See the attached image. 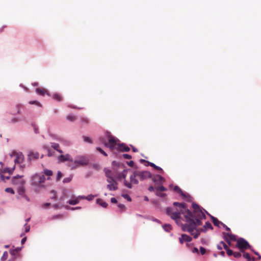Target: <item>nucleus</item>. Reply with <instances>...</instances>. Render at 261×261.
Wrapping results in <instances>:
<instances>
[{
    "instance_id": "f257e3e1",
    "label": "nucleus",
    "mask_w": 261,
    "mask_h": 261,
    "mask_svg": "<svg viewBox=\"0 0 261 261\" xmlns=\"http://www.w3.org/2000/svg\"><path fill=\"white\" fill-rule=\"evenodd\" d=\"M194 208L193 212L187 211L185 215L186 223L182 225V229L184 231L189 232L193 236L194 238L198 237L201 232H206L208 229H213V226L209 222H206L203 227L197 228V227L202 225L201 220L206 218L202 208L195 203H192Z\"/></svg>"
},
{
    "instance_id": "f03ea898",
    "label": "nucleus",
    "mask_w": 261,
    "mask_h": 261,
    "mask_svg": "<svg viewBox=\"0 0 261 261\" xmlns=\"http://www.w3.org/2000/svg\"><path fill=\"white\" fill-rule=\"evenodd\" d=\"M173 205L176 207H167L166 208V213L171 219L175 220L176 222L180 218L181 214H184L185 218V215L187 214V211H190L187 208L186 204L185 203L175 202L173 203Z\"/></svg>"
},
{
    "instance_id": "7ed1b4c3",
    "label": "nucleus",
    "mask_w": 261,
    "mask_h": 261,
    "mask_svg": "<svg viewBox=\"0 0 261 261\" xmlns=\"http://www.w3.org/2000/svg\"><path fill=\"white\" fill-rule=\"evenodd\" d=\"M107 136L109 138L108 142L101 140V142L104 143L105 146L108 147L111 150L114 149H118L121 151H128L130 150V148L125 144L121 143L118 144L117 141H118L115 137H114L110 133H107Z\"/></svg>"
},
{
    "instance_id": "20e7f679",
    "label": "nucleus",
    "mask_w": 261,
    "mask_h": 261,
    "mask_svg": "<svg viewBox=\"0 0 261 261\" xmlns=\"http://www.w3.org/2000/svg\"><path fill=\"white\" fill-rule=\"evenodd\" d=\"M45 177L44 175L36 174L33 175L31 179V185L36 188H44L43 183L45 181Z\"/></svg>"
},
{
    "instance_id": "39448f33",
    "label": "nucleus",
    "mask_w": 261,
    "mask_h": 261,
    "mask_svg": "<svg viewBox=\"0 0 261 261\" xmlns=\"http://www.w3.org/2000/svg\"><path fill=\"white\" fill-rule=\"evenodd\" d=\"M237 241L236 247L239 248L242 252H244V250L251 248V246L248 242L244 238H240Z\"/></svg>"
},
{
    "instance_id": "423d86ee",
    "label": "nucleus",
    "mask_w": 261,
    "mask_h": 261,
    "mask_svg": "<svg viewBox=\"0 0 261 261\" xmlns=\"http://www.w3.org/2000/svg\"><path fill=\"white\" fill-rule=\"evenodd\" d=\"M137 173L136 171H135L133 172V173L130 175L129 177L130 181L124 180V184L125 186L129 189L132 188V185H137L139 183V181L137 177H138V175H137Z\"/></svg>"
},
{
    "instance_id": "0eeeda50",
    "label": "nucleus",
    "mask_w": 261,
    "mask_h": 261,
    "mask_svg": "<svg viewBox=\"0 0 261 261\" xmlns=\"http://www.w3.org/2000/svg\"><path fill=\"white\" fill-rule=\"evenodd\" d=\"M10 155L11 157H15L14 159V162L15 164H21L24 160V156L21 152H17L14 151Z\"/></svg>"
},
{
    "instance_id": "6e6552de",
    "label": "nucleus",
    "mask_w": 261,
    "mask_h": 261,
    "mask_svg": "<svg viewBox=\"0 0 261 261\" xmlns=\"http://www.w3.org/2000/svg\"><path fill=\"white\" fill-rule=\"evenodd\" d=\"M137 171V175H138V177L139 178V179L141 180H143L148 178H150L151 177V174L150 172L147 171H139L136 170Z\"/></svg>"
},
{
    "instance_id": "1a4fd4ad",
    "label": "nucleus",
    "mask_w": 261,
    "mask_h": 261,
    "mask_svg": "<svg viewBox=\"0 0 261 261\" xmlns=\"http://www.w3.org/2000/svg\"><path fill=\"white\" fill-rule=\"evenodd\" d=\"M20 186H19L17 188V192L19 195L22 197H25V189L24 188V185L25 184V181L23 179L20 180Z\"/></svg>"
},
{
    "instance_id": "9d476101",
    "label": "nucleus",
    "mask_w": 261,
    "mask_h": 261,
    "mask_svg": "<svg viewBox=\"0 0 261 261\" xmlns=\"http://www.w3.org/2000/svg\"><path fill=\"white\" fill-rule=\"evenodd\" d=\"M58 160L60 163L64 162L65 161H73L72 158L69 154H66L65 155L61 154L58 157Z\"/></svg>"
},
{
    "instance_id": "9b49d317",
    "label": "nucleus",
    "mask_w": 261,
    "mask_h": 261,
    "mask_svg": "<svg viewBox=\"0 0 261 261\" xmlns=\"http://www.w3.org/2000/svg\"><path fill=\"white\" fill-rule=\"evenodd\" d=\"M192 240V238L186 234H182L179 238V241L180 244H183L185 242H190Z\"/></svg>"
},
{
    "instance_id": "f8f14e48",
    "label": "nucleus",
    "mask_w": 261,
    "mask_h": 261,
    "mask_svg": "<svg viewBox=\"0 0 261 261\" xmlns=\"http://www.w3.org/2000/svg\"><path fill=\"white\" fill-rule=\"evenodd\" d=\"M223 237L224 239H227L229 241H237V237L230 233L223 232Z\"/></svg>"
},
{
    "instance_id": "ddd939ff",
    "label": "nucleus",
    "mask_w": 261,
    "mask_h": 261,
    "mask_svg": "<svg viewBox=\"0 0 261 261\" xmlns=\"http://www.w3.org/2000/svg\"><path fill=\"white\" fill-rule=\"evenodd\" d=\"M74 163L81 165H86L88 164V160L84 157H81L76 159L74 161Z\"/></svg>"
},
{
    "instance_id": "4468645a",
    "label": "nucleus",
    "mask_w": 261,
    "mask_h": 261,
    "mask_svg": "<svg viewBox=\"0 0 261 261\" xmlns=\"http://www.w3.org/2000/svg\"><path fill=\"white\" fill-rule=\"evenodd\" d=\"M107 187L110 191H116L118 189V184L116 181H113V183L109 184Z\"/></svg>"
},
{
    "instance_id": "2eb2a0df",
    "label": "nucleus",
    "mask_w": 261,
    "mask_h": 261,
    "mask_svg": "<svg viewBox=\"0 0 261 261\" xmlns=\"http://www.w3.org/2000/svg\"><path fill=\"white\" fill-rule=\"evenodd\" d=\"M36 91L38 94L41 96H44L45 94L49 95L48 91L45 88H38L36 89Z\"/></svg>"
},
{
    "instance_id": "dca6fc26",
    "label": "nucleus",
    "mask_w": 261,
    "mask_h": 261,
    "mask_svg": "<svg viewBox=\"0 0 261 261\" xmlns=\"http://www.w3.org/2000/svg\"><path fill=\"white\" fill-rule=\"evenodd\" d=\"M39 154L37 152L31 151L28 154V156L30 160L37 159L39 158Z\"/></svg>"
},
{
    "instance_id": "f3484780",
    "label": "nucleus",
    "mask_w": 261,
    "mask_h": 261,
    "mask_svg": "<svg viewBox=\"0 0 261 261\" xmlns=\"http://www.w3.org/2000/svg\"><path fill=\"white\" fill-rule=\"evenodd\" d=\"M21 177L22 176H17L14 177L12 180V184L14 185H18V187L20 186V183H19L20 180L22 179L21 178Z\"/></svg>"
},
{
    "instance_id": "a211bd4d",
    "label": "nucleus",
    "mask_w": 261,
    "mask_h": 261,
    "mask_svg": "<svg viewBox=\"0 0 261 261\" xmlns=\"http://www.w3.org/2000/svg\"><path fill=\"white\" fill-rule=\"evenodd\" d=\"M51 146L53 148L56 150L57 151H58L60 153H63V151L60 149V145L58 143H51Z\"/></svg>"
},
{
    "instance_id": "6ab92c4d",
    "label": "nucleus",
    "mask_w": 261,
    "mask_h": 261,
    "mask_svg": "<svg viewBox=\"0 0 261 261\" xmlns=\"http://www.w3.org/2000/svg\"><path fill=\"white\" fill-rule=\"evenodd\" d=\"M110 171H108L107 172H106V176L107 177V182L109 183V184H110V183H113V181H116L114 178L113 177H112V176H110Z\"/></svg>"
},
{
    "instance_id": "aec40b11",
    "label": "nucleus",
    "mask_w": 261,
    "mask_h": 261,
    "mask_svg": "<svg viewBox=\"0 0 261 261\" xmlns=\"http://www.w3.org/2000/svg\"><path fill=\"white\" fill-rule=\"evenodd\" d=\"M10 254L13 256V259H15L16 258L20 257V254L17 252H15L13 248H11L10 251Z\"/></svg>"
},
{
    "instance_id": "412c9836",
    "label": "nucleus",
    "mask_w": 261,
    "mask_h": 261,
    "mask_svg": "<svg viewBox=\"0 0 261 261\" xmlns=\"http://www.w3.org/2000/svg\"><path fill=\"white\" fill-rule=\"evenodd\" d=\"M152 180L154 182L159 181L161 183L165 181L164 178L161 176V175H157L155 176H154L152 178Z\"/></svg>"
},
{
    "instance_id": "4be33fe9",
    "label": "nucleus",
    "mask_w": 261,
    "mask_h": 261,
    "mask_svg": "<svg viewBox=\"0 0 261 261\" xmlns=\"http://www.w3.org/2000/svg\"><path fill=\"white\" fill-rule=\"evenodd\" d=\"M227 245L223 241L220 242L217 245V248L219 250H222L223 248L226 249Z\"/></svg>"
},
{
    "instance_id": "5701e85b",
    "label": "nucleus",
    "mask_w": 261,
    "mask_h": 261,
    "mask_svg": "<svg viewBox=\"0 0 261 261\" xmlns=\"http://www.w3.org/2000/svg\"><path fill=\"white\" fill-rule=\"evenodd\" d=\"M97 203L103 207H107L108 204L101 199H97Z\"/></svg>"
},
{
    "instance_id": "b1692460",
    "label": "nucleus",
    "mask_w": 261,
    "mask_h": 261,
    "mask_svg": "<svg viewBox=\"0 0 261 261\" xmlns=\"http://www.w3.org/2000/svg\"><path fill=\"white\" fill-rule=\"evenodd\" d=\"M211 219L214 224L216 226H219V224H221V222L219 221L216 218L211 216Z\"/></svg>"
},
{
    "instance_id": "393cba45",
    "label": "nucleus",
    "mask_w": 261,
    "mask_h": 261,
    "mask_svg": "<svg viewBox=\"0 0 261 261\" xmlns=\"http://www.w3.org/2000/svg\"><path fill=\"white\" fill-rule=\"evenodd\" d=\"M243 257L246 258L247 261H254V257H251L249 254L248 253H244L243 254Z\"/></svg>"
},
{
    "instance_id": "a878e982",
    "label": "nucleus",
    "mask_w": 261,
    "mask_h": 261,
    "mask_svg": "<svg viewBox=\"0 0 261 261\" xmlns=\"http://www.w3.org/2000/svg\"><path fill=\"white\" fill-rule=\"evenodd\" d=\"M173 190L174 191L177 192L178 194L182 195V196H186L185 194L182 192L181 189L179 188L178 186H174Z\"/></svg>"
},
{
    "instance_id": "bb28decb",
    "label": "nucleus",
    "mask_w": 261,
    "mask_h": 261,
    "mask_svg": "<svg viewBox=\"0 0 261 261\" xmlns=\"http://www.w3.org/2000/svg\"><path fill=\"white\" fill-rule=\"evenodd\" d=\"M66 119L69 121L74 122L76 119V118L75 116L70 114L66 116Z\"/></svg>"
},
{
    "instance_id": "cd10ccee",
    "label": "nucleus",
    "mask_w": 261,
    "mask_h": 261,
    "mask_svg": "<svg viewBox=\"0 0 261 261\" xmlns=\"http://www.w3.org/2000/svg\"><path fill=\"white\" fill-rule=\"evenodd\" d=\"M68 203L70 205H75L79 203V200L78 199V198H76L73 200H69L68 201Z\"/></svg>"
},
{
    "instance_id": "c85d7f7f",
    "label": "nucleus",
    "mask_w": 261,
    "mask_h": 261,
    "mask_svg": "<svg viewBox=\"0 0 261 261\" xmlns=\"http://www.w3.org/2000/svg\"><path fill=\"white\" fill-rule=\"evenodd\" d=\"M53 98L57 101H60L62 100V96L58 94H55L53 96Z\"/></svg>"
},
{
    "instance_id": "c756f323",
    "label": "nucleus",
    "mask_w": 261,
    "mask_h": 261,
    "mask_svg": "<svg viewBox=\"0 0 261 261\" xmlns=\"http://www.w3.org/2000/svg\"><path fill=\"white\" fill-rule=\"evenodd\" d=\"M72 177H73V175H70L69 177L65 178L63 179V182L64 183L70 182L71 181V180H72Z\"/></svg>"
},
{
    "instance_id": "7c9ffc66",
    "label": "nucleus",
    "mask_w": 261,
    "mask_h": 261,
    "mask_svg": "<svg viewBox=\"0 0 261 261\" xmlns=\"http://www.w3.org/2000/svg\"><path fill=\"white\" fill-rule=\"evenodd\" d=\"M149 165L151 167L154 168V169H155L157 170L163 171V170H162V169L161 167L156 166L154 164H153L152 163H149Z\"/></svg>"
},
{
    "instance_id": "2f4dec72",
    "label": "nucleus",
    "mask_w": 261,
    "mask_h": 261,
    "mask_svg": "<svg viewBox=\"0 0 261 261\" xmlns=\"http://www.w3.org/2000/svg\"><path fill=\"white\" fill-rule=\"evenodd\" d=\"M167 189L163 186H161L156 188V192L166 191Z\"/></svg>"
},
{
    "instance_id": "473e14b6",
    "label": "nucleus",
    "mask_w": 261,
    "mask_h": 261,
    "mask_svg": "<svg viewBox=\"0 0 261 261\" xmlns=\"http://www.w3.org/2000/svg\"><path fill=\"white\" fill-rule=\"evenodd\" d=\"M126 170H124L122 172H121V173H120L119 174L118 177L119 178H123L125 179L126 178Z\"/></svg>"
},
{
    "instance_id": "72a5a7b5",
    "label": "nucleus",
    "mask_w": 261,
    "mask_h": 261,
    "mask_svg": "<svg viewBox=\"0 0 261 261\" xmlns=\"http://www.w3.org/2000/svg\"><path fill=\"white\" fill-rule=\"evenodd\" d=\"M226 251V253L227 254V255L228 256H231V255H233V252L232 251V250H230V249H229L228 247L227 246V248L226 249H225Z\"/></svg>"
},
{
    "instance_id": "f704fd0d",
    "label": "nucleus",
    "mask_w": 261,
    "mask_h": 261,
    "mask_svg": "<svg viewBox=\"0 0 261 261\" xmlns=\"http://www.w3.org/2000/svg\"><path fill=\"white\" fill-rule=\"evenodd\" d=\"M62 176H63V174L62 173V172L61 171H59L58 172L56 180L57 181H59L61 179V178L62 177Z\"/></svg>"
},
{
    "instance_id": "c9c22d12",
    "label": "nucleus",
    "mask_w": 261,
    "mask_h": 261,
    "mask_svg": "<svg viewBox=\"0 0 261 261\" xmlns=\"http://www.w3.org/2000/svg\"><path fill=\"white\" fill-rule=\"evenodd\" d=\"M44 173L47 176H51L53 175L52 171L47 169L45 170Z\"/></svg>"
},
{
    "instance_id": "e433bc0d",
    "label": "nucleus",
    "mask_w": 261,
    "mask_h": 261,
    "mask_svg": "<svg viewBox=\"0 0 261 261\" xmlns=\"http://www.w3.org/2000/svg\"><path fill=\"white\" fill-rule=\"evenodd\" d=\"M8 258V252L7 251H5L3 254V256L1 257V259L3 260H5Z\"/></svg>"
},
{
    "instance_id": "4c0bfd02",
    "label": "nucleus",
    "mask_w": 261,
    "mask_h": 261,
    "mask_svg": "<svg viewBox=\"0 0 261 261\" xmlns=\"http://www.w3.org/2000/svg\"><path fill=\"white\" fill-rule=\"evenodd\" d=\"M164 228L167 231H169L171 229V226L170 224H165L164 226Z\"/></svg>"
},
{
    "instance_id": "58836bf2",
    "label": "nucleus",
    "mask_w": 261,
    "mask_h": 261,
    "mask_svg": "<svg viewBox=\"0 0 261 261\" xmlns=\"http://www.w3.org/2000/svg\"><path fill=\"white\" fill-rule=\"evenodd\" d=\"M50 194L51 195V196H50V198L51 199H56V198L57 194H56V192L55 191H54V190L51 191Z\"/></svg>"
},
{
    "instance_id": "ea45409f",
    "label": "nucleus",
    "mask_w": 261,
    "mask_h": 261,
    "mask_svg": "<svg viewBox=\"0 0 261 261\" xmlns=\"http://www.w3.org/2000/svg\"><path fill=\"white\" fill-rule=\"evenodd\" d=\"M96 150L98 151L99 152H100L101 154H103L105 156H107L108 155L106 152H105L101 148L97 147Z\"/></svg>"
},
{
    "instance_id": "a19ab883",
    "label": "nucleus",
    "mask_w": 261,
    "mask_h": 261,
    "mask_svg": "<svg viewBox=\"0 0 261 261\" xmlns=\"http://www.w3.org/2000/svg\"><path fill=\"white\" fill-rule=\"evenodd\" d=\"M83 139H84V140L86 142H88V143H92V141L91 140V139L88 137H86V136H83Z\"/></svg>"
},
{
    "instance_id": "79ce46f5",
    "label": "nucleus",
    "mask_w": 261,
    "mask_h": 261,
    "mask_svg": "<svg viewBox=\"0 0 261 261\" xmlns=\"http://www.w3.org/2000/svg\"><path fill=\"white\" fill-rule=\"evenodd\" d=\"M233 256L235 258H240L241 256V254L240 252H233Z\"/></svg>"
},
{
    "instance_id": "37998d69",
    "label": "nucleus",
    "mask_w": 261,
    "mask_h": 261,
    "mask_svg": "<svg viewBox=\"0 0 261 261\" xmlns=\"http://www.w3.org/2000/svg\"><path fill=\"white\" fill-rule=\"evenodd\" d=\"M156 195L158 196H159L160 197H164L166 196V194H165V193H161L160 192H156Z\"/></svg>"
},
{
    "instance_id": "c03bdc74",
    "label": "nucleus",
    "mask_w": 261,
    "mask_h": 261,
    "mask_svg": "<svg viewBox=\"0 0 261 261\" xmlns=\"http://www.w3.org/2000/svg\"><path fill=\"white\" fill-rule=\"evenodd\" d=\"M81 120L82 122L85 123H88L89 122V119L87 118L86 117H83L81 119Z\"/></svg>"
},
{
    "instance_id": "a18cd8bd",
    "label": "nucleus",
    "mask_w": 261,
    "mask_h": 261,
    "mask_svg": "<svg viewBox=\"0 0 261 261\" xmlns=\"http://www.w3.org/2000/svg\"><path fill=\"white\" fill-rule=\"evenodd\" d=\"M5 191L8 192V193H11L12 194H14V190L11 188H7L5 189Z\"/></svg>"
},
{
    "instance_id": "49530a36",
    "label": "nucleus",
    "mask_w": 261,
    "mask_h": 261,
    "mask_svg": "<svg viewBox=\"0 0 261 261\" xmlns=\"http://www.w3.org/2000/svg\"><path fill=\"white\" fill-rule=\"evenodd\" d=\"M29 103L31 104V105L35 104V105H36L37 106H41L40 103L39 102L37 101H36V100H35V101H29Z\"/></svg>"
},
{
    "instance_id": "de8ad7c7",
    "label": "nucleus",
    "mask_w": 261,
    "mask_h": 261,
    "mask_svg": "<svg viewBox=\"0 0 261 261\" xmlns=\"http://www.w3.org/2000/svg\"><path fill=\"white\" fill-rule=\"evenodd\" d=\"M200 253L202 255H203L205 253V252H206V250L204 248L202 247H200Z\"/></svg>"
},
{
    "instance_id": "09e8293b",
    "label": "nucleus",
    "mask_w": 261,
    "mask_h": 261,
    "mask_svg": "<svg viewBox=\"0 0 261 261\" xmlns=\"http://www.w3.org/2000/svg\"><path fill=\"white\" fill-rule=\"evenodd\" d=\"M24 227H25V231L26 232H29L30 231V226L28 225L27 223H26L24 225Z\"/></svg>"
},
{
    "instance_id": "8fccbe9b",
    "label": "nucleus",
    "mask_w": 261,
    "mask_h": 261,
    "mask_svg": "<svg viewBox=\"0 0 261 261\" xmlns=\"http://www.w3.org/2000/svg\"><path fill=\"white\" fill-rule=\"evenodd\" d=\"M123 156L125 159H130L132 158V156L128 154H123Z\"/></svg>"
},
{
    "instance_id": "3c124183",
    "label": "nucleus",
    "mask_w": 261,
    "mask_h": 261,
    "mask_svg": "<svg viewBox=\"0 0 261 261\" xmlns=\"http://www.w3.org/2000/svg\"><path fill=\"white\" fill-rule=\"evenodd\" d=\"M9 178H10L9 176H5L3 175H1V179L3 180H8Z\"/></svg>"
},
{
    "instance_id": "603ef678",
    "label": "nucleus",
    "mask_w": 261,
    "mask_h": 261,
    "mask_svg": "<svg viewBox=\"0 0 261 261\" xmlns=\"http://www.w3.org/2000/svg\"><path fill=\"white\" fill-rule=\"evenodd\" d=\"M62 218H63V216L62 215H58L54 216L52 217V219H56Z\"/></svg>"
},
{
    "instance_id": "864d4df0",
    "label": "nucleus",
    "mask_w": 261,
    "mask_h": 261,
    "mask_svg": "<svg viewBox=\"0 0 261 261\" xmlns=\"http://www.w3.org/2000/svg\"><path fill=\"white\" fill-rule=\"evenodd\" d=\"M122 196L126 199L127 200L130 201H131V198L128 196L127 194L123 195Z\"/></svg>"
},
{
    "instance_id": "5fc2aeb1",
    "label": "nucleus",
    "mask_w": 261,
    "mask_h": 261,
    "mask_svg": "<svg viewBox=\"0 0 261 261\" xmlns=\"http://www.w3.org/2000/svg\"><path fill=\"white\" fill-rule=\"evenodd\" d=\"M221 224L223 226L224 228H225L226 230L228 231H229L230 230V228L228 227H227L225 224L221 223Z\"/></svg>"
},
{
    "instance_id": "6e6d98bb",
    "label": "nucleus",
    "mask_w": 261,
    "mask_h": 261,
    "mask_svg": "<svg viewBox=\"0 0 261 261\" xmlns=\"http://www.w3.org/2000/svg\"><path fill=\"white\" fill-rule=\"evenodd\" d=\"M93 197H94L93 195H88L87 197H86V199L88 200H91L93 198Z\"/></svg>"
},
{
    "instance_id": "4d7b16f0",
    "label": "nucleus",
    "mask_w": 261,
    "mask_h": 261,
    "mask_svg": "<svg viewBox=\"0 0 261 261\" xmlns=\"http://www.w3.org/2000/svg\"><path fill=\"white\" fill-rule=\"evenodd\" d=\"M118 206L119 208L122 210V211L125 209V206L123 204H119Z\"/></svg>"
},
{
    "instance_id": "13d9d810",
    "label": "nucleus",
    "mask_w": 261,
    "mask_h": 261,
    "mask_svg": "<svg viewBox=\"0 0 261 261\" xmlns=\"http://www.w3.org/2000/svg\"><path fill=\"white\" fill-rule=\"evenodd\" d=\"M134 162L133 161H130L129 162H127V165L130 167H133L134 166Z\"/></svg>"
},
{
    "instance_id": "bf43d9fd",
    "label": "nucleus",
    "mask_w": 261,
    "mask_h": 261,
    "mask_svg": "<svg viewBox=\"0 0 261 261\" xmlns=\"http://www.w3.org/2000/svg\"><path fill=\"white\" fill-rule=\"evenodd\" d=\"M254 254L256 255H257L258 257H257V259L258 260H260L261 259V256L260 255V254L257 252H254Z\"/></svg>"
},
{
    "instance_id": "052dcab7",
    "label": "nucleus",
    "mask_w": 261,
    "mask_h": 261,
    "mask_svg": "<svg viewBox=\"0 0 261 261\" xmlns=\"http://www.w3.org/2000/svg\"><path fill=\"white\" fill-rule=\"evenodd\" d=\"M111 202H112L113 203H116L117 202V201L115 198H112L111 199Z\"/></svg>"
},
{
    "instance_id": "680f3d73",
    "label": "nucleus",
    "mask_w": 261,
    "mask_h": 261,
    "mask_svg": "<svg viewBox=\"0 0 261 261\" xmlns=\"http://www.w3.org/2000/svg\"><path fill=\"white\" fill-rule=\"evenodd\" d=\"M21 248H20V247H17V248L13 249V250H14L15 251V252H17L18 253H19V252L21 250Z\"/></svg>"
},
{
    "instance_id": "e2e57ef3",
    "label": "nucleus",
    "mask_w": 261,
    "mask_h": 261,
    "mask_svg": "<svg viewBox=\"0 0 261 261\" xmlns=\"http://www.w3.org/2000/svg\"><path fill=\"white\" fill-rule=\"evenodd\" d=\"M148 190H149L150 192H153V191H154V188L153 186H150V187L148 188Z\"/></svg>"
},
{
    "instance_id": "0e129e2a",
    "label": "nucleus",
    "mask_w": 261,
    "mask_h": 261,
    "mask_svg": "<svg viewBox=\"0 0 261 261\" xmlns=\"http://www.w3.org/2000/svg\"><path fill=\"white\" fill-rule=\"evenodd\" d=\"M224 240H225V241L228 243V244L229 245V246H231V241H229L227 239L225 238L224 239Z\"/></svg>"
},
{
    "instance_id": "69168bd1",
    "label": "nucleus",
    "mask_w": 261,
    "mask_h": 261,
    "mask_svg": "<svg viewBox=\"0 0 261 261\" xmlns=\"http://www.w3.org/2000/svg\"><path fill=\"white\" fill-rule=\"evenodd\" d=\"M33 127H34V131H35V133H38V128L36 127V125H33Z\"/></svg>"
},
{
    "instance_id": "338daca9",
    "label": "nucleus",
    "mask_w": 261,
    "mask_h": 261,
    "mask_svg": "<svg viewBox=\"0 0 261 261\" xmlns=\"http://www.w3.org/2000/svg\"><path fill=\"white\" fill-rule=\"evenodd\" d=\"M50 204L49 203H44V204H43V206L44 207H48V206H49V205H50Z\"/></svg>"
},
{
    "instance_id": "774afa93",
    "label": "nucleus",
    "mask_w": 261,
    "mask_h": 261,
    "mask_svg": "<svg viewBox=\"0 0 261 261\" xmlns=\"http://www.w3.org/2000/svg\"><path fill=\"white\" fill-rule=\"evenodd\" d=\"M132 149H133V151L135 152H138V149H137L136 148H135V147L134 146H132Z\"/></svg>"
}]
</instances>
